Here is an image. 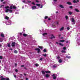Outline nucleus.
Here are the masks:
<instances>
[{"label": "nucleus", "instance_id": "f257e3e1", "mask_svg": "<svg viewBox=\"0 0 80 80\" xmlns=\"http://www.w3.org/2000/svg\"><path fill=\"white\" fill-rule=\"evenodd\" d=\"M5 12L7 13L9 12V13H14L15 12V10L13 9V6L11 5L10 6V7L8 6H6L4 8Z\"/></svg>", "mask_w": 80, "mask_h": 80}, {"label": "nucleus", "instance_id": "f03ea898", "mask_svg": "<svg viewBox=\"0 0 80 80\" xmlns=\"http://www.w3.org/2000/svg\"><path fill=\"white\" fill-rule=\"evenodd\" d=\"M42 73L43 74V75H45V73H50V72H51L49 71H42Z\"/></svg>", "mask_w": 80, "mask_h": 80}, {"label": "nucleus", "instance_id": "7ed1b4c3", "mask_svg": "<svg viewBox=\"0 0 80 80\" xmlns=\"http://www.w3.org/2000/svg\"><path fill=\"white\" fill-rule=\"evenodd\" d=\"M52 76L53 77V79L55 80L56 79L57 77V75L56 74H54L52 75Z\"/></svg>", "mask_w": 80, "mask_h": 80}, {"label": "nucleus", "instance_id": "20e7f679", "mask_svg": "<svg viewBox=\"0 0 80 80\" xmlns=\"http://www.w3.org/2000/svg\"><path fill=\"white\" fill-rule=\"evenodd\" d=\"M6 23L7 25H11L12 22H11V21H9L8 22H6Z\"/></svg>", "mask_w": 80, "mask_h": 80}, {"label": "nucleus", "instance_id": "39448f33", "mask_svg": "<svg viewBox=\"0 0 80 80\" xmlns=\"http://www.w3.org/2000/svg\"><path fill=\"white\" fill-rule=\"evenodd\" d=\"M71 21L72 22V24L73 25H75V20H74V19H73V18H72Z\"/></svg>", "mask_w": 80, "mask_h": 80}, {"label": "nucleus", "instance_id": "423d86ee", "mask_svg": "<svg viewBox=\"0 0 80 80\" xmlns=\"http://www.w3.org/2000/svg\"><path fill=\"white\" fill-rule=\"evenodd\" d=\"M57 64H54L52 66V68H57Z\"/></svg>", "mask_w": 80, "mask_h": 80}, {"label": "nucleus", "instance_id": "0eeeda50", "mask_svg": "<svg viewBox=\"0 0 80 80\" xmlns=\"http://www.w3.org/2000/svg\"><path fill=\"white\" fill-rule=\"evenodd\" d=\"M58 62L59 63H62V62H63V59H59L58 60Z\"/></svg>", "mask_w": 80, "mask_h": 80}, {"label": "nucleus", "instance_id": "6e6552de", "mask_svg": "<svg viewBox=\"0 0 80 80\" xmlns=\"http://www.w3.org/2000/svg\"><path fill=\"white\" fill-rule=\"evenodd\" d=\"M35 50H37L38 53H40V49L38 48L35 49Z\"/></svg>", "mask_w": 80, "mask_h": 80}, {"label": "nucleus", "instance_id": "1a4fd4ad", "mask_svg": "<svg viewBox=\"0 0 80 80\" xmlns=\"http://www.w3.org/2000/svg\"><path fill=\"white\" fill-rule=\"evenodd\" d=\"M0 78L1 80H6V78H4L2 76H1L0 77Z\"/></svg>", "mask_w": 80, "mask_h": 80}, {"label": "nucleus", "instance_id": "9d476101", "mask_svg": "<svg viewBox=\"0 0 80 80\" xmlns=\"http://www.w3.org/2000/svg\"><path fill=\"white\" fill-rule=\"evenodd\" d=\"M32 10H35V9H37V8H36V6H33L32 7Z\"/></svg>", "mask_w": 80, "mask_h": 80}, {"label": "nucleus", "instance_id": "9b49d317", "mask_svg": "<svg viewBox=\"0 0 80 80\" xmlns=\"http://www.w3.org/2000/svg\"><path fill=\"white\" fill-rule=\"evenodd\" d=\"M45 76L46 78H48V77H50V74H47L45 75Z\"/></svg>", "mask_w": 80, "mask_h": 80}, {"label": "nucleus", "instance_id": "f8f14e48", "mask_svg": "<svg viewBox=\"0 0 80 80\" xmlns=\"http://www.w3.org/2000/svg\"><path fill=\"white\" fill-rule=\"evenodd\" d=\"M59 7L60 8H64V7L62 5H61V4L59 5Z\"/></svg>", "mask_w": 80, "mask_h": 80}, {"label": "nucleus", "instance_id": "ddd939ff", "mask_svg": "<svg viewBox=\"0 0 80 80\" xmlns=\"http://www.w3.org/2000/svg\"><path fill=\"white\" fill-rule=\"evenodd\" d=\"M15 42H13L12 43V47H15Z\"/></svg>", "mask_w": 80, "mask_h": 80}, {"label": "nucleus", "instance_id": "4468645a", "mask_svg": "<svg viewBox=\"0 0 80 80\" xmlns=\"http://www.w3.org/2000/svg\"><path fill=\"white\" fill-rule=\"evenodd\" d=\"M51 36V38H55V36H53V35L52 34Z\"/></svg>", "mask_w": 80, "mask_h": 80}, {"label": "nucleus", "instance_id": "2eb2a0df", "mask_svg": "<svg viewBox=\"0 0 80 80\" xmlns=\"http://www.w3.org/2000/svg\"><path fill=\"white\" fill-rule=\"evenodd\" d=\"M0 8H4V5H2L0 6Z\"/></svg>", "mask_w": 80, "mask_h": 80}, {"label": "nucleus", "instance_id": "dca6fc26", "mask_svg": "<svg viewBox=\"0 0 80 80\" xmlns=\"http://www.w3.org/2000/svg\"><path fill=\"white\" fill-rule=\"evenodd\" d=\"M1 36L3 38L4 37V34H3V33H2L1 34Z\"/></svg>", "mask_w": 80, "mask_h": 80}, {"label": "nucleus", "instance_id": "f3484780", "mask_svg": "<svg viewBox=\"0 0 80 80\" xmlns=\"http://www.w3.org/2000/svg\"><path fill=\"white\" fill-rule=\"evenodd\" d=\"M64 29V28L63 27H62L60 29V31H62Z\"/></svg>", "mask_w": 80, "mask_h": 80}, {"label": "nucleus", "instance_id": "a211bd4d", "mask_svg": "<svg viewBox=\"0 0 80 80\" xmlns=\"http://www.w3.org/2000/svg\"><path fill=\"white\" fill-rule=\"evenodd\" d=\"M47 35V33H44L42 34V35L43 36H45V35Z\"/></svg>", "mask_w": 80, "mask_h": 80}, {"label": "nucleus", "instance_id": "6ab92c4d", "mask_svg": "<svg viewBox=\"0 0 80 80\" xmlns=\"http://www.w3.org/2000/svg\"><path fill=\"white\" fill-rule=\"evenodd\" d=\"M74 10L76 12H79V10H78V9L75 8Z\"/></svg>", "mask_w": 80, "mask_h": 80}, {"label": "nucleus", "instance_id": "aec40b11", "mask_svg": "<svg viewBox=\"0 0 80 80\" xmlns=\"http://www.w3.org/2000/svg\"><path fill=\"white\" fill-rule=\"evenodd\" d=\"M3 39L0 37V42H3Z\"/></svg>", "mask_w": 80, "mask_h": 80}, {"label": "nucleus", "instance_id": "412c9836", "mask_svg": "<svg viewBox=\"0 0 80 80\" xmlns=\"http://www.w3.org/2000/svg\"><path fill=\"white\" fill-rule=\"evenodd\" d=\"M56 59H60V57L59 56H57L56 57Z\"/></svg>", "mask_w": 80, "mask_h": 80}, {"label": "nucleus", "instance_id": "4be33fe9", "mask_svg": "<svg viewBox=\"0 0 80 80\" xmlns=\"http://www.w3.org/2000/svg\"><path fill=\"white\" fill-rule=\"evenodd\" d=\"M59 42H65V40H61L59 41Z\"/></svg>", "mask_w": 80, "mask_h": 80}, {"label": "nucleus", "instance_id": "5701e85b", "mask_svg": "<svg viewBox=\"0 0 80 80\" xmlns=\"http://www.w3.org/2000/svg\"><path fill=\"white\" fill-rule=\"evenodd\" d=\"M12 8L13 9H16L17 8V7L15 6H12Z\"/></svg>", "mask_w": 80, "mask_h": 80}, {"label": "nucleus", "instance_id": "b1692460", "mask_svg": "<svg viewBox=\"0 0 80 80\" xmlns=\"http://www.w3.org/2000/svg\"><path fill=\"white\" fill-rule=\"evenodd\" d=\"M9 18L8 17L6 16L5 17V19H6V20H8V19Z\"/></svg>", "mask_w": 80, "mask_h": 80}, {"label": "nucleus", "instance_id": "393cba45", "mask_svg": "<svg viewBox=\"0 0 80 80\" xmlns=\"http://www.w3.org/2000/svg\"><path fill=\"white\" fill-rule=\"evenodd\" d=\"M40 5H41L40 4H36V6H37V7H40Z\"/></svg>", "mask_w": 80, "mask_h": 80}, {"label": "nucleus", "instance_id": "a878e982", "mask_svg": "<svg viewBox=\"0 0 80 80\" xmlns=\"http://www.w3.org/2000/svg\"><path fill=\"white\" fill-rule=\"evenodd\" d=\"M23 36H24V37H27V34L25 33H24L23 34Z\"/></svg>", "mask_w": 80, "mask_h": 80}, {"label": "nucleus", "instance_id": "bb28decb", "mask_svg": "<svg viewBox=\"0 0 80 80\" xmlns=\"http://www.w3.org/2000/svg\"><path fill=\"white\" fill-rule=\"evenodd\" d=\"M67 4H68V5H72V3L71 2H67Z\"/></svg>", "mask_w": 80, "mask_h": 80}, {"label": "nucleus", "instance_id": "cd10ccee", "mask_svg": "<svg viewBox=\"0 0 80 80\" xmlns=\"http://www.w3.org/2000/svg\"><path fill=\"white\" fill-rule=\"evenodd\" d=\"M14 52L15 53H18V51L17 50H15L14 51Z\"/></svg>", "mask_w": 80, "mask_h": 80}, {"label": "nucleus", "instance_id": "c85d7f7f", "mask_svg": "<svg viewBox=\"0 0 80 80\" xmlns=\"http://www.w3.org/2000/svg\"><path fill=\"white\" fill-rule=\"evenodd\" d=\"M42 56H44V57H47V54H42Z\"/></svg>", "mask_w": 80, "mask_h": 80}, {"label": "nucleus", "instance_id": "c756f323", "mask_svg": "<svg viewBox=\"0 0 80 80\" xmlns=\"http://www.w3.org/2000/svg\"><path fill=\"white\" fill-rule=\"evenodd\" d=\"M66 57L68 59H70V58H71V57L70 56L68 57V55H67Z\"/></svg>", "mask_w": 80, "mask_h": 80}, {"label": "nucleus", "instance_id": "7c9ffc66", "mask_svg": "<svg viewBox=\"0 0 80 80\" xmlns=\"http://www.w3.org/2000/svg\"><path fill=\"white\" fill-rule=\"evenodd\" d=\"M8 47H10V44L9 43H8Z\"/></svg>", "mask_w": 80, "mask_h": 80}, {"label": "nucleus", "instance_id": "2f4dec72", "mask_svg": "<svg viewBox=\"0 0 80 80\" xmlns=\"http://www.w3.org/2000/svg\"><path fill=\"white\" fill-rule=\"evenodd\" d=\"M62 53H66V51H64V50H62Z\"/></svg>", "mask_w": 80, "mask_h": 80}, {"label": "nucleus", "instance_id": "473e14b6", "mask_svg": "<svg viewBox=\"0 0 80 80\" xmlns=\"http://www.w3.org/2000/svg\"><path fill=\"white\" fill-rule=\"evenodd\" d=\"M43 52H47V50H46V49H44V50H43Z\"/></svg>", "mask_w": 80, "mask_h": 80}, {"label": "nucleus", "instance_id": "72a5a7b5", "mask_svg": "<svg viewBox=\"0 0 80 80\" xmlns=\"http://www.w3.org/2000/svg\"><path fill=\"white\" fill-rule=\"evenodd\" d=\"M65 18H66V20H67L68 19V16H65Z\"/></svg>", "mask_w": 80, "mask_h": 80}, {"label": "nucleus", "instance_id": "f704fd0d", "mask_svg": "<svg viewBox=\"0 0 80 80\" xmlns=\"http://www.w3.org/2000/svg\"><path fill=\"white\" fill-rule=\"evenodd\" d=\"M73 3H77V1H76L75 0H74L73 1Z\"/></svg>", "mask_w": 80, "mask_h": 80}, {"label": "nucleus", "instance_id": "c9c22d12", "mask_svg": "<svg viewBox=\"0 0 80 80\" xmlns=\"http://www.w3.org/2000/svg\"><path fill=\"white\" fill-rule=\"evenodd\" d=\"M35 65L36 66H38V64L37 63H36L35 64Z\"/></svg>", "mask_w": 80, "mask_h": 80}, {"label": "nucleus", "instance_id": "e433bc0d", "mask_svg": "<svg viewBox=\"0 0 80 80\" xmlns=\"http://www.w3.org/2000/svg\"><path fill=\"white\" fill-rule=\"evenodd\" d=\"M3 57L2 56H0V59H2Z\"/></svg>", "mask_w": 80, "mask_h": 80}, {"label": "nucleus", "instance_id": "4c0bfd02", "mask_svg": "<svg viewBox=\"0 0 80 80\" xmlns=\"http://www.w3.org/2000/svg\"><path fill=\"white\" fill-rule=\"evenodd\" d=\"M38 48H42V47L39 46Z\"/></svg>", "mask_w": 80, "mask_h": 80}, {"label": "nucleus", "instance_id": "58836bf2", "mask_svg": "<svg viewBox=\"0 0 80 80\" xmlns=\"http://www.w3.org/2000/svg\"><path fill=\"white\" fill-rule=\"evenodd\" d=\"M59 45L61 46H63V45L61 43H59Z\"/></svg>", "mask_w": 80, "mask_h": 80}, {"label": "nucleus", "instance_id": "ea45409f", "mask_svg": "<svg viewBox=\"0 0 80 80\" xmlns=\"http://www.w3.org/2000/svg\"><path fill=\"white\" fill-rule=\"evenodd\" d=\"M67 48H65V47H63V50H66V49Z\"/></svg>", "mask_w": 80, "mask_h": 80}, {"label": "nucleus", "instance_id": "a19ab883", "mask_svg": "<svg viewBox=\"0 0 80 80\" xmlns=\"http://www.w3.org/2000/svg\"><path fill=\"white\" fill-rule=\"evenodd\" d=\"M22 2L23 3H25V0H22Z\"/></svg>", "mask_w": 80, "mask_h": 80}, {"label": "nucleus", "instance_id": "79ce46f5", "mask_svg": "<svg viewBox=\"0 0 80 80\" xmlns=\"http://www.w3.org/2000/svg\"><path fill=\"white\" fill-rule=\"evenodd\" d=\"M32 5H35V3H34V2H32Z\"/></svg>", "mask_w": 80, "mask_h": 80}, {"label": "nucleus", "instance_id": "37998d69", "mask_svg": "<svg viewBox=\"0 0 80 80\" xmlns=\"http://www.w3.org/2000/svg\"><path fill=\"white\" fill-rule=\"evenodd\" d=\"M28 3H30L31 2V1H29V0H28Z\"/></svg>", "mask_w": 80, "mask_h": 80}, {"label": "nucleus", "instance_id": "c03bdc74", "mask_svg": "<svg viewBox=\"0 0 80 80\" xmlns=\"http://www.w3.org/2000/svg\"><path fill=\"white\" fill-rule=\"evenodd\" d=\"M42 60H43V58H40L39 60L42 61Z\"/></svg>", "mask_w": 80, "mask_h": 80}, {"label": "nucleus", "instance_id": "a18cd8bd", "mask_svg": "<svg viewBox=\"0 0 80 80\" xmlns=\"http://www.w3.org/2000/svg\"><path fill=\"white\" fill-rule=\"evenodd\" d=\"M69 15H72V12H69Z\"/></svg>", "mask_w": 80, "mask_h": 80}, {"label": "nucleus", "instance_id": "49530a36", "mask_svg": "<svg viewBox=\"0 0 80 80\" xmlns=\"http://www.w3.org/2000/svg\"><path fill=\"white\" fill-rule=\"evenodd\" d=\"M42 7H43V5H41V7H40V8H42Z\"/></svg>", "mask_w": 80, "mask_h": 80}, {"label": "nucleus", "instance_id": "de8ad7c7", "mask_svg": "<svg viewBox=\"0 0 80 80\" xmlns=\"http://www.w3.org/2000/svg\"><path fill=\"white\" fill-rule=\"evenodd\" d=\"M36 2H37V3H38L39 2V1H38V0H36Z\"/></svg>", "mask_w": 80, "mask_h": 80}, {"label": "nucleus", "instance_id": "09e8293b", "mask_svg": "<svg viewBox=\"0 0 80 80\" xmlns=\"http://www.w3.org/2000/svg\"><path fill=\"white\" fill-rule=\"evenodd\" d=\"M67 30H69L70 28L69 27H68V28H67Z\"/></svg>", "mask_w": 80, "mask_h": 80}, {"label": "nucleus", "instance_id": "8fccbe9b", "mask_svg": "<svg viewBox=\"0 0 80 80\" xmlns=\"http://www.w3.org/2000/svg\"><path fill=\"white\" fill-rule=\"evenodd\" d=\"M47 18H48V17L47 16H46V17H45V19H47Z\"/></svg>", "mask_w": 80, "mask_h": 80}, {"label": "nucleus", "instance_id": "3c124183", "mask_svg": "<svg viewBox=\"0 0 80 80\" xmlns=\"http://www.w3.org/2000/svg\"><path fill=\"white\" fill-rule=\"evenodd\" d=\"M15 71L16 72H18V70L17 69H16L15 70Z\"/></svg>", "mask_w": 80, "mask_h": 80}, {"label": "nucleus", "instance_id": "603ef678", "mask_svg": "<svg viewBox=\"0 0 80 80\" xmlns=\"http://www.w3.org/2000/svg\"><path fill=\"white\" fill-rule=\"evenodd\" d=\"M6 80H10L9 79V78H6Z\"/></svg>", "mask_w": 80, "mask_h": 80}, {"label": "nucleus", "instance_id": "864d4df0", "mask_svg": "<svg viewBox=\"0 0 80 80\" xmlns=\"http://www.w3.org/2000/svg\"><path fill=\"white\" fill-rule=\"evenodd\" d=\"M68 42H69V41H67L66 42V43H68Z\"/></svg>", "mask_w": 80, "mask_h": 80}, {"label": "nucleus", "instance_id": "5fc2aeb1", "mask_svg": "<svg viewBox=\"0 0 80 80\" xmlns=\"http://www.w3.org/2000/svg\"><path fill=\"white\" fill-rule=\"evenodd\" d=\"M15 67H16L17 65V64L15 63Z\"/></svg>", "mask_w": 80, "mask_h": 80}, {"label": "nucleus", "instance_id": "6e6d98bb", "mask_svg": "<svg viewBox=\"0 0 80 80\" xmlns=\"http://www.w3.org/2000/svg\"><path fill=\"white\" fill-rule=\"evenodd\" d=\"M15 14H18V12H15Z\"/></svg>", "mask_w": 80, "mask_h": 80}, {"label": "nucleus", "instance_id": "4d7b16f0", "mask_svg": "<svg viewBox=\"0 0 80 80\" xmlns=\"http://www.w3.org/2000/svg\"><path fill=\"white\" fill-rule=\"evenodd\" d=\"M69 8H72V6L69 7Z\"/></svg>", "mask_w": 80, "mask_h": 80}, {"label": "nucleus", "instance_id": "13d9d810", "mask_svg": "<svg viewBox=\"0 0 80 80\" xmlns=\"http://www.w3.org/2000/svg\"><path fill=\"white\" fill-rule=\"evenodd\" d=\"M56 43H57V44H58V45L59 44V43H58V42H57Z\"/></svg>", "mask_w": 80, "mask_h": 80}, {"label": "nucleus", "instance_id": "bf43d9fd", "mask_svg": "<svg viewBox=\"0 0 80 80\" xmlns=\"http://www.w3.org/2000/svg\"><path fill=\"white\" fill-rule=\"evenodd\" d=\"M5 3H6V2H3V4H5Z\"/></svg>", "mask_w": 80, "mask_h": 80}, {"label": "nucleus", "instance_id": "052dcab7", "mask_svg": "<svg viewBox=\"0 0 80 80\" xmlns=\"http://www.w3.org/2000/svg\"><path fill=\"white\" fill-rule=\"evenodd\" d=\"M14 77H15V78H16V75H14Z\"/></svg>", "mask_w": 80, "mask_h": 80}, {"label": "nucleus", "instance_id": "680f3d73", "mask_svg": "<svg viewBox=\"0 0 80 80\" xmlns=\"http://www.w3.org/2000/svg\"><path fill=\"white\" fill-rule=\"evenodd\" d=\"M57 0H54V2H57Z\"/></svg>", "mask_w": 80, "mask_h": 80}, {"label": "nucleus", "instance_id": "e2e57ef3", "mask_svg": "<svg viewBox=\"0 0 80 80\" xmlns=\"http://www.w3.org/2000/svg\"><path fill=\"white\" fill-rule=\"evenodd\" d=\"M76 2H79L78 0H77L76 1Z\"/></svg>", "mask_w": 80, "mask_h": 80}, {"label": "nucleus", "instance_id": "0e129e2a", "mask_svg": "<svg viewBox=\"0 0 80 80\" xmlns=\"http://www.w3.org/2000/svg\"><path fill=\"white\" fill-rule=\"evenodd\" d=\"M21 67H24V65H21Z\"/></svg>", "mask_w": 80, "mask_h": 80}, {"label": "nucleus", "instance_id": "69168bd1", "mask_svg": "<svg viewBox=\"0 0 80 80\" xmlns=\"http://www.w3.org/2000/svg\"><path fill=\"white\" fill-rule=\"evenodd\" d=\"M1 2H3L4 0H0Z\"/></svg>", "mask_w": 80, "mask_h": 80}, {"label": "nucleus", "instance_id": "338daca9", "mask_svg": "<svg viewBox=\"0 0 80 80\" xmlns=\"http://www.w3.org/2000/svg\"><path fill=\"white\" fill-rule=\"evenodd\" d=\"M26 80H28V78H26Z\"/></svg>", "mask_w": 80, "mask_h": 80}, {"label": "nucleus", "instance_id": "774afa93", "mask_svg": "<svg viewBox=\"0 0 80 80\" xmlns=\"http://www.w3.org/2000/svg\"><path fill=\"white\" fill-rule=\"evenodd\" d=\"M48 20H50V18H48Z\"/></svg>", "mask_w": 80, "mask_h": 80}]
</instances>
